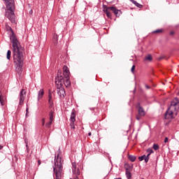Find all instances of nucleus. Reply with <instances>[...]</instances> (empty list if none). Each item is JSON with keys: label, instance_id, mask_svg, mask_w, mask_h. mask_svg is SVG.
Wrapping results in <instances>:
<instances>
[{"label": "nucleus", "instance_id": "f257e3e1", "mask_svg": "<svg viewBox=\"0 0 179 179\" xmlns=\"http://www.w3.org/2000/svg\"><path fill=\"white\" fill-rule=\"evenodd\" d=\"M10 31V41L13 45V57L14 59L15 71L17 73H22L23 69V61L24 58L23 57V51H24V48L22 47L20 42L17 40V37L13 29L11 27L8 28Z\"/></svg>", "mask_w": 179, "mask_h": 179}, {"label": "nucleus", "instance_id": "f03ea898", "mask_svg": "<svg viewBox=\"0 0 179 179\" xmlns=\"http://www.w3.org/2000/svg\"><path fill=\"white\" fill-rule=\"evenodd\" d=\"M69 75H71L69 69H68V66H64L63 73L61 71H58L57 72V76L55 78L56 85H61L62 86L64 85L65 87H69L71 86V78Z\"/></svg>", "mask_w": 179, "mask_h": 179}, {"label": "nucleus", "instance_id": "7ed1b4c3", "mask_svg": "<svg viewBox=\"0 0 179 179\" xmlns=\"http://www.w3.org/2000/svg\"><path fill=\"white\" fill-rule=\"evenodd\" d=\"M178 110H179V100H178V98H175L171 102V105L165 113V119L172 120V118H174V115H177V113Z\"/></svg>", "mask_w": 179, "mask_h": 179}, {"label": "nucleus", "instance_id": "20e7f679", "mask_svg": "<svg viewBox=\"0 0 179 179\" xmlns=\"http://www.w3.org/2000/svg\"><path fill=\"white\" fill-rule=\"evenodd\" d=\"M6 1V14L7 17L11 23H15V0H4Z\"/></svg>", "mask_w": 179, "mask_h": 179}, {"label": "nucleus", "instance_id": "39448f33", "mask_svg": "<svg viewBox=\"0 0 179 179\" xmlns=\"http://www.w3.org/2000/svg\"><path fill=\"white\" fill-rule=\"evenodd\" d=\"M62 163H64V160L59 157V154H58L55 157V166H53V171L56 179H61L62 176Z\"/></svg>", "mask_w": 179, "mask_h": 179}, {"label": "nucleus", "instance_id": "423d86ee", "mask_svg": "<svg viewBox=\"0 0 179 179\" xmlns=\"http://www.w3.org/2000/svg\"><path fill=\"white\" fill-rule=\"evenodd\" d=\"M56 85H57V92L58 96H59L60 99H65V96H66L65 88H64V85H65V84H63L62 85L60 84Z\"/></svg>", "mask_w": 179, "mask_h": 179}, {"label": "nucleus", "instance_id": "0eeeda50", "mask_svg": "<svg viewBox=\"0 0 179 179\" xmlns=\"http://www.w3.org/2000/svg\"><path fill=\"white\" fill-rule=\"evenodd\" d=\"M26 97V91L24 90H22L20 92V106H23V103L24 102V99Z\"/></svg>", "mask_w": 179, "mask_h": 179}, {"label": "nucleus", "instance_id": "6e6552de", "mask_svg": "<svg viewBox=\"0 0 179 179\" xmlns=\"http://www.w3.org/2000/svg\"><path fill=\"white\" fill-rule=\"evenodd\" d=\"M52 93H54V91H51V90H49V93H48L49 108H52V107H54V101H52Z\"/></svg>", "mask_w": 179, "mask_h": 179}, {"label": "nucleus", "instance_id": "1a4fd4ad", "mask_svg": "<svg viewBox=\"0 0 179 179\" xmlns=\"http://www.w3.org/2000/svg\"><path fill=\"white\" fill-rule=\"evenodd\" d=\"M108 9H110V10H112V12H113L116 17H120V16H121V15L122 14V12L121 11V10H118L117 9V8L114 6L109 7Z\"/></svg>", "mask_w": 179, "mask_h": 179}, {"label": "nucleus", "instance_id": "9d476101", "mask_svg": "<svg viewBox=\"0 0 179 179\" xmlns=\"http://www.w3.org/2000/svg\"><path fill=\"white\" fill-rule=\"evenodd\" d=\"M136 108H138V115H141V117H145V115L146 113H145V110H143V108L141 106V103H138L136 105Z\"/></svg>", "mask_w": 179, "mask_h": 179}, {"label": "nucleus", "instance_id": "9b49d317", "mask_svg": "<svg viewBox=\"0 0 179 179\" xmlns=\"http://www.w3.org/2000/svg\"><path fill=\"white\" fill-rule=\"evenodd\" d=\"M70 121L72 122H75V121H76V110H75V109L72 110Z\"/></svg>", "mask_w": 179, "mask_h": 179}, {"label": "nucleus", "instance_id": "f8f14e48", "mask_svg": "<svg viewBox=\"0 0 179 179\" xmlns=\"http://www.w3.org/2000/svg\"><path fill=\"white\" fill-rule=\"evenodd\" d=\"M50 113H49V121H54V113H55V109L54 107L52 108H50Z\"/></svg>", "mask_w": 179, "mask_h": 179}, {"label": "nucleus", "instance_id": "ddd939ff", "mask_svg": "<svg viewBox=\"0 0 179 179\" xmlns=\"http://www.w3.org/2000/svg\"><path fill=\"white\" fill-rule=\"evenodd\" d=\"M6 100V96L2 94H0V103L1 106L5 104V101Z\"/></svg>", "mask_w": 179, "mask_h": 179}, {"label": "nucleus", "instance_id": "4468645a", "mask_svg": "<svg viewBox=\"0 0 179 179\" xmlns=\"http://www.w3.org/2000/svg\"><path fill=\"white\" fill-rule=\"evenodd\" d=\"M110 7H106L103 9L104 13L106 14V16L108 17H111V13L110 12V10H111L110 9H109Z\"/></svg>", "mask_w": 179, "mask_h": 179}, {"label": "nucleus", "instance_id": "2eb2a0df", "mask_svg": "<svg viewBox=\"0 0 179 179\" xmlns=\"http://www.w3.org/2000/svg\"><path fill=\"white\" fill-rule=\"evenodd\" d=\"M52 40H53V43H54L55 45H57L58 44V35L56 34H54Z\"/></svg>", "mask_w": 179, "mask_h": 179}, {"label": "nucleus", "instance_id": "dca6fc26", "mask_svg": "<svg viewBox=\"0 0 179 179\" xmlns=\"http://www.w3.org/2000/svg\"><path fill=\"white\" fill-rule=\"evenodd\" d=\"M43 96H44V90L41 89L38 92V100H41V99H43Z\"/></svg>", "mask_w": 179, "mask_h": 179}, {"label": "nucleus", "instance_id": "f3484780", "mask_svg": "<svg viewBox=\"0 0 179 179\" xmlns=\"http://www.w3.org/2000/svg\"><path fill=\"white\" fill-rule=\"evenodd\" d=\"M72 171H73V173L74 174V176H80V171L79 170V168L73 169Z\"/></svg>", "mask_w": 179, "mask_h": 179}, {"label": "nucleus", "instance_id": "a211bd4d", "mask_svg": "<svg viewBox=\"0 0 179 179\" xmlns=\"http://www.w3.org/2000/svg\"><path fill=\"white\" fill-rule=\"evenodd\" d=\"M126 176L127 179H131L132 178V173L129 171V169H126Z\"/></svg>", "mask_w": 179, "mask_h": 179}, {"label": "nucleus", "instance_id": "6ab92c4d", "mask_svg": "<svg viewBox=\"0 0 179 179\" xmlns=\"http://www.w3.org/2000/svg\"><path fill=\"white\" fill-rule=\"evenodd\" d=\"M164 30L163 29H156L152 31V34H162Z\"/></svg>", "mask_w": 179, "mask_h": 179}, {"label": "nucleus", "instance_id": "aec40b11", "mask_svg": "<svg viewBox=\"0 0 179 179\" xmlns=\"http://www.w3.org/2000/svg\"><path fill=\"white\" fill-rule=\"evenodd\" d=\"M128 158H129V160H130V162H131L132 163H134V162L136 160V157L134 155H129Z\"/></svg>", "mask_w": 179, "mask_h": 179}, {"label": "nucleus", "instance_id": "412c9836", "mask_svg": "<svg viewBox=\"0 0 179 179\" xmlns=\"http://www.w3.org/2000/svg\"><path fill=\"white\" fill-rule=\"evenodd\" d=\"M131 1L132 2V3H134V5H136L137 6V8H142V4H140L139 3H137L136 1L135 0H131Z\"/></svg>", "mask_w": 179, "mask_h": 179}, {"label": "nucleus", "instance_id": "4be33fe9", "mask_svg": "<svg viewBox=\"0 0 179 179\" xmlns=\"http://www.w3.org/2000/svg\"><path fill=\"white\" fill-rule=\"evenodd\" d=\"M152 59H153V57H152V55H148L145 56V61L152 62Z\"/></svg>", "mask_w": 179, "mask_h": 179}, {"label": "nucleus", "instance_id": "5701e85b", "mask_svg": "<svg viewBox=\"0 0 179 179\" xmlns=\"http://www.w3.org/2000/svg\"><path fill=\"white\" fill-rule=\"evenodd\" d=\"M52 124V121L49 120L47 123H45V127L46 128H51V124Z\"/></svg>", "mask_w": 179, "mask_h": 179}, {"label": "nucleus", "instance_id": "b1692460", "mask_svg": "<svg viewBox=\"0 0 179 179\" xmlns=\"http://www.w3.org/2000/svg\"><path fill=\"white\" fill-rule=\"evenodd\" d=\"M11 55H12V51L8 50V52H7V59H10Z\"/></svg>", "mask_w": 179, "mask_h": 179}, {"label": "nucleus", "instance_id": "393cba45", "mask_svg": "<svg viewBox=\"0 0 179 179\" xmlns=\"http://www.w3.org/2000/svg\"><path fill=\"white\" fill-rule=\"evenodd\" d=\"M145 157H146L145 155H144L143 156H141V157H138L139 162H142L143 160H145Z\"/></svg>", "mask_w": 179, "mask_h": 179}, {"label": "nucleus", "instance_id": "a878e982", "mask_svg": "<svg viewBox=\"0 0 179 179\" xmlns=\"http://www.w3.org/2000/svg\"><path fill=\"white\" fill-rule=\"evenodd\" d=\"M151 154H148L147 155H145V163H148V162H149V156H150Z\"/></svg>", "mask_w": 179, "mask_h": 179}, {"label": "nucleus", "instance_id": "bb28decb", "mask_svg": "<svg viewBox=\"0 0 179 179\" xmlns=\"http://www.w3.org/2000/svg\"><path fill=\"white\" fill-rule=\"evenodd\" d=\"M154 150H159V145L157 144H154L152 146Z\"/></svg>", "mask_w": 179, "mask_h": 179}, {"label": "nucleus", "instance_id": "cd10ccee", "mask_svg": "<svg viewBox=\"0 0 179 179\" xmlns=\"http://www.w3.org/2000/svg\"><path fill=\"white\" fill-rule=\"evenodd\" d=\"M147 152L149 153L150 155H152V153H154L153 149L152 148H148L147 150Z\"/></svg>", "mask_w": 179, "mask_h": 179}, {"label": "nucleus", "instance_id": "c85d7f7f", "mask_svg": "<svg viewBox=\"0 0 179 179\" xmlns=\"http://www.w3.org/2000/svg\"><path fill=\"white\" fill-rule=\"evenodd\" d=\"M76 162H73L72 163V170H76Z\"/></svg>", "mask_w": 179, "mask_h": 179}, {"label": "nucleus", "instance_id": "c756f323", "mask_svg": "<svg viewBox=\"0 0 179 179\" xmlns=\"http://www.w3.org/2000/svg\"><path fill=\"white\" fill-rule=\"evenodd\" d=\"M70 126L72 129H75V122H71Z\"/></svg>", "mask_w": 179, "mask_h": 179}, {"label": "nucleus", "instance_id": "7c9ffc66", "mask_svg": "<svg viewBox=\"0 0 179 179\" xmlns=\"http://www.w3.org/2000/svg\"><path fill=\"white\" fill-rule=\"evenodd\" d=\"M164 58H166V57L161 56L160 57L158 58V61H162V59H164Z\"/></svg>", "mask_w": 179, "mask_h": 179}, {"label": "nucleus", "instance_id": "2f4dec72", "mask_svg": "<svg viewBox=\"0 0 179 179\" xmlns=\"http://www.w3.org/2000/svg\"><path fill=\"white\" fill-rule=\"evenodd\" d=\"M131 71L132 73L135 72V65L132 66Z\"/></svg>", "mask_w": 179, "mask_h": 179}, {"label": "nucleus", "instance_id": "473e14b6", "mask_svg": "<svg viewBox=\"0 0 179 179\" xmlns=\"http://www.w3.org/2000/svg\"><path fill=\"white\" fill-rule=\"evenodd\" d=\"M45 124V118L43 117V118L42 119V125L44 126Z\"/></svg>", "mask_w": 179, "mask_h": 179}, {"label": "nucleus", "instance_id": "72a5a7b5", "mask_svg": "<svg viewBox=\"0 0 179 179\" xmlns=\"http://www.w3.org/2000/svg\"><path fill=\"white\" fill-rule=\"evenodd\" d=\"M141 117V115H138L136 118V120H137L138 121H140Z\"/></svg>", "mask_w": 179, "mask_h": 179}, {"label": "nucleus", "instance_id": "f704fd0d", "mask_svg": "<svg viewBox=\"0 0 179 179\" xmlns=\"http://www.w3.org/2000/svg\"><path fill=\"white\" fill-rule=\"evenodd\" d=\"M167 142H169V138L166 137L164 138V143H167Z\"/></svg>", "mask_w": 179, "mask_h": 179}, {"label": "nucleus", "instance_id": "c9c22d12", "mask_svg": "<svg viewBox=\"0 0 179 179\" xmlns=\"http://www.w3.org/2000/svg\"><path fill=\"white\" fill-rule=\"evenodd\" d=\"M25 143H26L27 150V152H29V145L27 144V142L25 141Z\"/></svg>", "mask_w": 179, "mask_h": 179}, {"label": "nucleus", "instance_id": "e433bc0d", "mask_svg": "<svg viewBox=\"0 0 179 179\" xmlns=\"http://www.w3.org/2000/svg\"><path fill=\"white\" fill-rule=\"evenodd\" d=\"M27 114H29V108H26V115H27Z\"/></svg>", "mask_w": 179, "mask_h": 179}, {"label": "nucleus", "instance_id": "4c0bfd02", "mask_svg": "<svg viewBox=\"0 0 179 179\" xmlns=\"http://www.w3.org/2000/svg\"><path fill=\"white\" fill-rule=\"evenodd\" d=\"M3 149V145H0V150H2Z\"/></svg>", "mask_w": 179, "mask_h": 179}, {"label": "nucleus", "instance_id": "58836bf2", "mask_svg": "<svg viewBox=\"0 0 179 179\" xmlns=\"http://www.w3.org/2000/svg\"><path fill=\"white\" fill-rule=\"evenodd\" d=\"M145 87H146V89H150V86H149V85H145Z\"/></svg>", "mask_w": 179, "mask_h": 179}, {"label": "nucleus", "instance_id": "ea45409f", "mask_svg": "<svg viewBox=\"0 0 179 179\" xmlns=\"http://www.w3.org/2000/svg\"><path fill=\"white\" fill-rule=\"evenodd\" d=\"M38 166H40V164H41V161L38 160Z\"/></svg>", "mask_w": 179, "mask_h": 179}, {"label": "nucleus", "instance_id": "a19ab883", "mask_svg": "<svg viewBox=\"0 0 179 179\" xmlns=\"http://www.w3.org/2000/svg\"><path fill=\"white\" fill-rule=\"evenodd\" d=\"M174 34V31H171V35L173 36Z\"/></svg>", "mask_w": 179, "mask_h": 179}, {"label": "nucleus", "instance_id": "79ce46f5", "mask_svg": "<svg viewBox=\"0 0 179 179\" xmlns=\"http://www.w3.org/2000/svg\"><path fill=\"white\" fill-rule=\"evenodd\" d=\"M29 13H33V10H31L29 11Z\"/></svg>", "mask_w": 179, "mask_h": 179}, {"label": "nucleus", "instance_id": "37998d69", "mask_svg": "<svg viewBox=\"0 0 179 179\" xmlns=\"http://www.w3.org/2000/svg\"><path fill=\"white\" fill-rule=\"evenodd\" d=\"M88 135H89V136H92V133H89Z\"/></svg>", "mask_w": 179, "mask_h": 179}, {"label": "nucleus", "instance_id": "c03bdc74", "mask_svg": "<svg viewBox=\"0 0 179 179\" xmlns=\"http://www.w3.org/2000/svg\"><path fill=\"white\" fill-rule=\"evenodd\" d=\"M115 179H122V178H115Z\"/></svg>", "mask_w": 179, "mask_h": 179}, {"label": "nucleus", "instance_id": "a18cd8bd", "mask_svg": "<svg viewBox=\"0 0 179 179\" xmlns=\"http://www.w3.org/2000/svg\"><path fill=\"white\" fill-rule=\"evenodd\" d=\"M141 179H145V178H141Z\"/></svg>", "mask_w": 179, "mask_h": 179}, {"label": "nucleus", "instance_id": "49530a36", "mask_svg": "<svg viewBox=\"0 0 179 179\" xmlns=\"http://www.w3.org/2000/svg\"><path fill=\"white\" fill-rule=\"evenodd\" d=\"M70 179H72V178H70Z\"/></svg>", "mask_w": 179, "mask_h": 179}]
</instances>
